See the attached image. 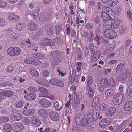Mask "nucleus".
I'll return each mask as SVG.
<instances>
[{
	"label": "nucleus",
	"mask_w": 132,
	"mask_h": 132,
	"mask_svg": "<svg viewBox=\"0 0 132 132\" xmlns=\"http://www.w3.org/2000/svg\"><path fill=\"white\" fill-rule=\"evenodd\" d=\"M87 115V119L84 118L82 119L81 126L82 127H90L93 122L97 120L99 114L97 112L94 111L92 114L90 113H88Z\"/></svg>",
	"instance_id": "f257e3e1"
},
{
	"label": "nucleus",
	"mask_w": 132,
	"mask_h": 132,
	"mask_svg": "<svg viewBox=\"0 0 132 132\" xmlns=\"http://www.w3.org/2000/svg\"><path fill=\"white\" fill-rule=\"evenodd\" d=\"M124 96V94L121 93L114 95L112 100L113 103L116 105H119L121 104L122 102Z\"/></svg>",
	"instance_id": "f03ea898"
},
{
	"label": "nucleus",
	"mask_w": 132,
	"mask_h": 132,
	"mask_svg": "<svg viewBox=\"0 0 132 132\" xmlns=\"http://www.w3.org/2000/svg\"><path fill=\"white\" fill-rule=\"evenodd\" d=\"M104 34L106 38L111 39L115 38L117 36L116 31L111 29L105 30L104 31Z\"/></svg>",
	"instance_id": "7ed1b4c3"
},
{
	"label": "nucleus",
	"mask_w": 132,
	"mask_h": 132,
	"mask_svg": "<svg viewBox=\"0 0 132 132\" xmlns=\"http://www.w3.org/2000/svg\"><path fill=\"white\" fill-rule=\"evenodd\" d=\"M129 73L128 69H126L125 70L123 71L122 73L120 74L117 77L116 80L121 81L125 80L128 77Z\"/></svg>",
	"instance_id": "20e7f679"
},
{
	"label": "nucleus",
	"mask_w": 132,
	"mask_h": 132,
	"mask_svg": "<svg viewBox=\"0 0 132 132\" xmlns=\"http://www.w3.org/2000/svg\"><path fill=\"white\" fill-rule=\"evenodd\" d=\"M51 103L50 100L45 98H42L39 101V104L40 106L44 108L49 107L51 105Z\"/></svg>",
	"instance_id": "39448f33"
},
{
	"label": "nucleus",
	"mask_w": 132,
	"mask_h": 132,
	"mask_svg": "<svg viewBox=\"0 0 132 132\" xmlns=\"http://www.w3.org/2000/svg\"><path fill=\"white\" fill-rule=\"evenodd\" d=\"M49 82L52 84L57 85L61 87L64 86V84L61 81L56 78L51 79L49 80Z\"/></svg>",
	"instance_id": "423d86ee"
},
{
	"label": "nucleus",
	"mask_w": 132,
	"mask_h": 132,
	"mask_svg": "<svg viewBox=\"0 0 132 132\" xmlns=\"http://www.w3.org/2000/svg\"><path fill=\"white\" fill-rule=\"evenodd\" d=\"M51 119L53 121H58L59 118L58 113L55 112H51L49 114Z\"/></svg>",
	"instance_id": "0eeeda50"
},
{
	"label": "nucleus",
	"mask_w": 132,
	"mask_h": 132,
	"mask_svg": "<svg viewBox=\"0 0 132 132\" xmlns=\"http://www.w3.org/2000/svg\"><path fill=\"white\" fill-rule=\"evenodd\" d=\"M11 118L14 121H19L22 118V114L19 113L15 112L11 115Z\"/></svg>",
	"instance_id": "6e6552de"
},
{
	"label": "nucleus",
	"mask_w": 132,
	"mask_h": 132,
	"mask_svg": "<svg viewBox=\"0 0 132 132\" xmlns=\"http://www.w3.org/2000/svg\"><path fill=\"white\" fill-rule=\"evenodd\" d=\"M9 19L13 22H16L18 21L19 19V16L14 13H11L8 16Z\"/></svg>",
	"instance_id": "1a4fd4ad"
},
{
	"label": "nucleus",
	"mask_w": 132,
	"mask_h": 132,
	"mask_svg": "<svg viewBox=\"0 0 132 132\" xmlns=\"http://www.w3.org/2000/svg\"><path fill=\"white\" fill-rule=\"evenodd\" d=\"M128 126L132 127V121L130 123H129L128 121L126 120L123 122L121 123L118 127V128L120 131H122L125 128L126 126Z\"/></svg>",
	"instance_id": "9d476101"
},
{
	"label": "nucleus",
	"mask_w": 132,
	"mask_h": 132,
	"mask_svg": "<svg viewBox=\"0 0 132 132\" xmlns=\"http://www.w3.org/2000/svg\"><path fill=\"white\" fill-rule=\"evenodd\" d=\"M39 116L45 118L48 116V113L46 110L42 109L39 110L38 112Z\"/></svg>",
	"instance_id": "9b49d317"
},
{
	"label": "nucleus",
	"mask_w": 132,
	"mask_h": 132,
	"mask_svg": "<svg viewBox=\"0 0 132 132\" xmlns=\"http://www.w3.org/2000/svg\"><path fill=\"white\" fill-rule=\"evenodd\" d=\"M36 81L40 84H42L45 86H48L49 85L48 84V82L46 79L43 78H39Z\"/></svg>",
	"instance_id": "f8f14e48"
},
{
	"label": "nucleus",
	"mask_w": 132,
	"mask_h": 132,
	"mask_svg": "<svg viewBox=\"0 0 132 132\" xmlns=\"http://www.w3.org/2000/svg\"><path fill=\"white\" fill-rule=\"evenodd\" d=\"M116 109L114 107H111L108 109L106 111V113L108 116L112 115L116 111Z\"/></svg>",
	"instance_id": "ddd939ff"
},
{
	"label": "nucleus",
	"mask_w": 132,
	"mask_h": 132,
	"mask_svg": "<svg viewBox=\"0 0 132 132\" xmlns=\"http://www.w3.org/2000/svg\"><path fill=\"white\" fill-rule=\"evenodd\" d=\"M124 64H122L121 63L117 65L116 68V71L114 73V75L115 76H116V75L119 74L121 72L122 69V67H124Z\"/></svg>",
	"instance_id": "4468645a"
},
{
	"label": "nucleus",
	"mask_w": 132,
	"mask_h": 132,
	"mask_svg": "<svg viewBox=\"0 0 132 132\" xmlns=\"http://www.w3.org/2000/svg\"><path fill=\"white\" fill-rule=\"evenodd\" d=\"M24 128L23 125L20 123H16L14 127V131L19 132L22 130Z\"/></svg>",
	"instance_id": "2eb2a0df"
},
{
	"label": "nucleus",
	"mask_w": 132,
	"mask_h": 132,
	"mask_svg": "<svg viewBox=\"0 0 132 132\" xmlns=\"http://www.w3.org/2000/svg\"><path fill=\"white\" fill-rule=\"evenodd\" d=\"M28 27L31 31H34L37 28V25L36 23L33 22H30L28 24Z\"/></svg>",
	"instance_id": "dca6fc26"
},
{
	"label": "nucleus",
	"mask_w": 132,
	"mask_h": 132,
	"mask_svg": "<svg viewBox=\"0 0 132 132\" xmlns=\"http://www.w3.org/2000/svg\"><path fill=\"white\" fill-rule=\"evenodd\" d=\"M35 112V110L31 108L28 110H24L22 112L23 114L28 116H30L33 114Z\"/></svg>",
	"instance_id": "f3484780"
},
{
	"label": "nucleus",
	"mask_w": 132,
	"mask_h": 132,
	"mask_svg": "<svg viewBox=\"0 0 132 132\" xmlns=\"http://www.w3.org/2000/svg\"><path fill=\"white\" fill-rule=\"evenodd\" d=\"M132 108V101H128L124 105V109L126 111L130 110Z\"/></svg>",
	"instance_id": "a211bd4d"
},
{
	"label": "nucleus",
	"mask_w": 132,
	"mask_h": 132,
	"mask_svg": "<svg viewBox=\"0 0 132 132\" xmlns=\"http://www.w3.org/2000/svg\"><path fill=\"white\" fill-rule=\"evenodd\" d=\"M24 98L30 100H35L36 97V95L34 94L28 93L27 95H25Z\"/></svg>",
	"instance_id": "6ab92c4d"
},
{
	"label": "nucleus",
	"mask_w": 132,
	"mask_h": 132,
	"mask_svg": "<svg viewBox=\"0 0 132 132\" xmlns=\"http://www.w3.org/2000/svg\"><path fill=\"white\" fill-rule=\"evenodd\" d=\"M113 95V89H109L107 90L105 93V96L106 98H108Z\"/></svg>",
	"instance_id": "aec40b11"
},
{
	"label": "nucleus",
	"mask_w": 132,
	"mask_h": 132,
	"mask_svg": "<svg viewBox=\"0 0 132 132\" xmlns=\"http://www.w3.org/2000/svg\"><path fill=\"white\" fill-rule=\"evenodd\" d=\"M32 122V124L36 127L39 126L41 124L40 121L37 117L33 118Z\"/></svg>",
	"instance_id": "412c9836"
},
{
	"label": "nucleus",
	"mask_w": 132,
	"mask_h": 132,
	"mask_svg": "<svg viewBox=\"0 0 132 132\" xmlns=\"http://www.w3.org/2000/svg\"><path fill=\"white\" fill-rule=\"evenodd\" d=\"M38 11L39 9H37L33 10L30 12V14L34 18H36L38 17L39 15Z\"/></svg>",
	"instance_id": "4be33fe9"
},
{
	"label": "nucleus",
	"mask_w": 132,
	"mask_h": 132,
	"mask_svg": "<svg viewBox=\"0 0 132 132\" xmlns=\"http://www.w3.org/2000/svg\"><path fill=\"white\" fill-rule=\"evenodd\" d=\"M1 94L3 96L10 97L13 95V92L11 91H4L1 92Z\"/></svg>",
	"instance_id": "5701e85b"
},
{
	"label": "nucleus",
	"mask_w": 132,
	"mask_h": 132,
	"mask_svg": "<svg viewBox=\"0 0 132 132\" xmlns=\"http://www.w3.org/2000/svg\"><path fill=\"white\" fill-rule=\"evenodd\" d=\"M25 27V24L23 23H19L16 26V29L19 31L22 30Z\"/></svg>",
	"instance_id": "b1692460"
},
{
	"label": "nucleus",
	"mask_w": 132,
	"mask_h": 132,
	"mask_svg": "<svg viewBox=\"0 0 132 132\" xmlns=\"http://www.w3.org/2000/svg\"><path fill=\"white\" fill-rule=\"evenodd\" d=\"M39 90L43 95L42 97H46L45 95L48 94L47 90L45 88L42 87L39 88Z\"/></svg>",
	"instance_id": "393cba45"
},
{
	"label": "nucleus",
	"mask_w": 132,
	"mask_h": 132,
	"mask_svg": "<svg viewBox=\"0 0 132 132\" xmlns=\"http://www.w3.org/2000/svg\"><path fill=\"white\" fill-rule=\"evenodd\" d=\"M120 22L119 19L115 20L111 25V27L112 28L117 27L119 25Z\"/></svg>",
	"instance_id": "a878e982"
},
{
	"label": "nucleus",
	"mask_w": 132,
	"mask_h": 132,
	"mask_svg": "<svg viewBox=\"0 0 132 132\" xmlns=\"http://www.w3.org/2000/svg\"><path fill=\"white\" fill-rule=\"evenodd\" d=\"M3 129L6 132H10L12 129V126L10 124H5L3 126Z\"/></svg>",
	"instance_id": "bb28decb"
},
{
	"label": "nucleus",
	"mask_w": 132,
	"mask_h": 132,
	"mask_svg": "<svg viewBox=\"0 0 132 132\" xmlns=\"http://www.w3.org/2000/svg\"><path fill=\"white\" fill-rule=\"evenodd\" d=\"M99 54L97 52H94L93 56L91 57L92 61L93 62L96 61L99 58Z\"/></svg>",
	"instance_id": "cd10ccee"
},
{
	"label": "nucleus",
	"mask_w": 132,
	"mask_h": 132,
	"mask_svg": "<svg viewBox=\"0 0 132 132\" xmlns=\"http://www.w3.org/2000/svg\"><path fill=\"white\" fill-rule=\"evenodd\" d=\"M87 97L89 98H91L94 96V93L93 90L91 88H90L88 91L87 94Z\"/></svg>",
	"instance_id": "c85d7f7f"
},
{
	"label": "nucleus",
	"mask_w": 132,
	"mask_h": 132,
	"mask_svg": "<svg viewBox=\"0 0 132 132\" xmlns=\"http://www.w3.org/2000/svg\"><path fill=\"white\" fill-rule=\"evenodd\" d=\"M100 84L102 87H106L108 86V81L106 79H104L100 81Z\"/></svg>",
	"instance_id": "c756f323"
},
{
	"label": "nucleus",
	"mask_w": 132,
	"mask_h": 132,
	"mask_svg": "<svg viewBox=\"0 0 132 132\" xmlns=\"http://www.w3.org/2000/svg\"><path fill=\"white\" fill-rule=\"evenodd\" d=\"M80 115H77L75 118V122L77 125L81 124L82 118L80 117Z\"/></svg>",
	"instance_id": "7c9ffc66"
},
{
	"label": "nucleus",
	"mask_w": 132,
	"mask_h": 132,
	"mask_svg": "<svg viewBox=\"0 0 132 132\" xmlns=\"http://www.w3.org/2000/svg\"><path fill=\"white\" fill-rule=\"evenodd\" d=\"M30 73L34 77H38L39 75V73L38 71L34 68L30 70Z\"/></svg>",
	"instance_id": "2f4dec72"
},
{
	"label": "nucleus",
	"mask_w": 132,
	"mask_h": 132,
	"mask_svg": "<svg viewBox=\"0 0 132 132\" xmlns=\"http://www.w3.org/2000/svg\"><path fill=\"white\" fill-rule=\"evenodd\" d=\"M94 37V33L92 31H90L88 32V40L89 42H91Z\"/></svg>",
	"instance_id": "473e14b6"
},
{
	"label": "nucleus",
	"mask_w": 132,
	"mask_h": 132,
	"mask_svg": "<svg viewBox=\"0 0 132 132\" xmlns=\"http://www.w3.org/2000/svg\"><path fill=\"white\" fill-rule=\"evenodd\" d=\"M14 48L10 47L7 50V52L9 55L11 56H14Z\"/></svg>",
	"instance_id": "72a5a7b5"
},
{
	"label": "nucleus",
	"mask_w": 132,
	"mask_h": 132,
	"mask_svg": "<svg viewBox=\"0 0 132 132\" xmlns=\"http://www.w3.org/2000/svg\"><path fill=\"white\" fill-rule=\"evenodd\" d=\"M102 18L103 20H105L108 19H111L108 14L104 13H101Z\"/></svg>",
	"instance_id": "f704fd0d"
},
{
	"label": "nucleus",
	"mask_w": 132,
	"mask_h": 132,
	"mask_svg": "<svg viewBox=\"0 0 132 132\" xmlns=\"http://www.w3.org/2000/svg\"><path fill=\"white\" fill-rule=\"evenodd\" d=\"M108 82L109 85L111 87H113L116 84V83L113 78H111L109 80Z\"/></svg>",
	"instance_id": "c9c22d12"
},
{
	"label": "nucleus",
	"mask_w": 132,
	"mask_h": 132,
	"mask_svg": "<svg viewBox=\"0 0 132 132\" xmlns=\"http://www.w3.org/2000/svg\"><path fill=\"white\" fill-rule=\"evenodd\" d=\"M48 40V38L43 39L41 40L40 43L42 46H47Z\"/></svg>",
	"instance_id": "e433bc0d"
},
{
	"label": "nucleus",
	"mask_w": 132,
	"mask_h": 132,
	"mask_svg": "<svg viewBox=\"0 0 132 132\" xmlns=\"http://www.w3.org/2000/svg\"><path fill=\"white\" fill-rule=\"evenodd\" d=\"M61 61V60L59 58H56L53 60L52 63V65L53 66H55L58 64Z\"/></svg>",
	"instance_id": "4c0bfd02"
},
{
	"label": "nucleus",
	"mask_w": 132,
	"mask_h": 132,
	"mask_svg": "<svg viewBox=\"0 0 132 132\" xmlns=\"http://www.w3.org/2000/svg\"><path fill=\"white\" fill-rule=\"evenodd\" d=\"M9 120V118L7 116L0 117V123H5Z\"/></svg>",
	"instance_id": "58836bf2"
},
{
	"label": "nucleus",
	"mask_w": 132,
	"mask_h": 132,
	"mask_svg": "<svg viewBox=\"0 0 132 132\" xmlns=\"http://www.w3.org/2000/svg\"><path fill=\"white\" fill-rule=\"evenodd\" d=\"M99 98L97 97L96 96L94 97L93 99L92 102V105L93 106L96 105L98 104L99 102Z\"/></svg>",
	"instance_id": "ea45409f"
},
{
	"label": "nucleus",
	"mask_w": 132,
	"mask_h": 132,
	"mask_svg": "<svg viewBox=\"0 0 132 132\" xmlns=\"http://www.w3.org/2000/svg\"><path fill=\"white\" fill-rule=\"evenodd\" d=\"M52 27H49L47 28L46 32L47 34L50 35H52L53 34V28Z\"/></svg>",
	"instance_id": "a19ab883"
},
{
	"label": "nucleus",
	"mask_w": 132,
	"mask_h": 132,
	"mask_svg": "<svg viewBox=\"0 0 132 132\" xmlns=\"http://www.w3.org/2000/svg\"><path fill=\"white\" fill-rule=\"evenodd\" d=\"M54 107L56 110H59L61 109L62 106L60 105L58 102L57 101L54 104Z\"/></svg>",
	"instance_id": "79ce46f5"
},
{
	"label": "nucleus",
	"mask_w": 132,
	"mask_h": 132,
	"mask_svg": "<svg viewBox=\"0 0 132 132\" xmlns=\"http://www.w3.org/2000/svg\"><path fill=\"white\" fill-rule=\"evenodd\" d=\"M128 95L132 97V84L129 86L127 90Z\"/></svg>",
	"instance_id": "37998d69"
},
{
	"label": "nucleus",
	"mask_w": 132,
	"mask_h": 132,
	"mask_svg": "<svg viewBox=\"0 0 132 132\" xmlns=\"http://www.w3.org/2000/svg\"><path fill=\"white\" fill-rule=\"evenodd\" d=\"M27 90L30 92L35 93L37 91V88L35 87L30 86L27 88Z\"/></svg>",
	"instance_id": "c03bdc74"
},
{
	"label": "nucleus",
	"mask_w": 132,
	"mask_h": 132,
	"mask_svg": "<svg viewBox=\"0 0 132 132\" xmlns=\"http://www.w3.org/2000/svg\"><path fill=\"white\" fill-rule=\"evenodd\" d=\"M14 56L19 55L20 53L21 50L18 47H16L14 48Z\"/></svg>",
	"instance_id": "a18cd8bd"
},
{
	"label": "nucleus",
	"mask_w": 132,
	"mask_h": 132,
	"mask_svg": "<svg viewBox=\"0 0 132 132\" xmlns=\"http://www.w3.org/2000/svg\"><path fill=\"white\" fill-rule=\"evenodd\" d=\"M99 125L100 127L103 128H105L108 126V124H106L103 121H102V120L100 122Z\"/></svg>",
	"instance_id": "49530a36"
},
{
	"label": "nucleus",
	"mask_w": 132,
	"mask_h": 132,
	"mask_svg": "<svg viewBox=\"0 0 132 132\" xmlns=\"http://www.w3.org/2000/svg\"><path fill=\"white\" fill-rule=\"evenodd\" d=\"M23 104V102L22 101H17L16 104L17 108H20L22 107Z\"/></svg>",
	"instance_id": "de8ad7c7"
},
{
	"label": "nucleus",
	"mask_w": 132,
	"mask_h": 132,
	"mask_svg": "<svg viewBox=\"0 0 132 132\" xmlns=\"http://www.w3.org/2000/svg\"><path fill=\"white\" fill-rule=\"evenodd\" d=\"M7 23V21L6 19L0 18V25H5Z\"/></svg>",
	"instance_id": "09e8293b"
},
{
	"label": "nucleus",
	"mask_w": 132,
	"mask_h": 132,
	"mask_svg": "<svg viewBox=\"0 0 132 132\" xmlns=\"http://www.w3.org/2000/svg\"><path fill=\"white\" fill-rule=\"evenodd\" d=\"M33 59L31 58H28L26 59L25 62L27 64H32Z\"/></svg>",
	"instance_id": "8fccbe9b"
},
{
	"label": "nucleus",
	"mask_w": 132,
	"mask_h": 132,
	"mask_svg": "<svg viewBox=\"0 0 132 132\" xmlns=\"http://www.w3.org/2000/svg\"><path fill=\"white\" fill-rule=\"evenodd\" d=\"M103 21V24L104 26H108L110 24L111 22V19Z\"/></svg>",
	"instance_id": "3c124183"
},
{
	"label": "nucleus",
	"mask_w": 132,
	"mask_h": 132,
	"mask_svg": "<svg viewBox=\"0 0 132 132\" xmlns=\"http://www.w3.org/2000/svg\"><path fill=\"white\" fill-rule=\"evenodd\" d=\"M108 107L107 105L104 103L101 104L99 106V108L100 109L102 110H105Z\"/></svg>",
	"instance_id": "603ef678"
},
{
	"label": "nucleus",
	"mask_w": 132,
	"mask_h": 132,
	"mask_svg": "<svg viewBox=\"0 0 132 132\" xmlns=\"http://www.w3.org/2000/svg\"><path fill=\"white\" fill-rule=\"evenodd\" d=\"M110 10V9L106 7H103L102 9V13H107L109 12Z\"/></svg>",
	"instance_id": "864d4df0"
},
{
	"label": "nucleus",
	"mask_w": 132,
	"mask_h": 132,
	"mask_svg": "<svg viewBox=\"0 0 132 132\" xmlns=\"http://www.w3.org/2000/svg\"><path fill=\"white\" fill-rule=\"evenodd\" d=\"M7 3L6 2L0 1V7L4 8L7 6Z\"/></svg>",
	"instance_id": "5fc2aeb1"
},
{
	"label": "nucleus",
	"mask_w": 132,
	"mask_h": 132,
	"mask_svg": "<svg viewBox=\"0 0 132 132\" xmlns=\"http://www.w3.org/2000/svg\"><path fill=\"white\" fill-rule=\"evenodd\" d=\"M61 26L60 25H57L56 26V33L57 35H59L61 31Z\"/></svg>",
	"instance_id": "6e6d98bb"
},
{
	"label": "nucleus",
	"mask_w": 132,
	"mask_h": 132,
	"mask_svg": "<svg viewBox=\"0 0 132 132\" xmlns=\"http://www.w3.org/2000/svg\"><path fill=\"white\" fill-rule=\"evenodd\" d=\"M93 27V25L91 23H88L86 26V28L89 30H91Z\"/></svg>",
	"instance_id": "4d7b16f0"
},
{
	"label": "nucleus",
	"mask_w": 132,
	"mask_h": 132,
	"mask_svg": "<svg viewBox=\"0 0 132 132\" xmlns=\"http://www.w3.org/2000/svg\"><path fill=\"white\" fill-rule=\"evenodd\" d=\"M102 121H103L104 122L106 123V124H108V125L111 122V119L110 118H105L102 120Z\"/></svg>",
	"instance_id": "13d9d810"
},
{
	"label": "nucleus",
	"mask_w": 132,
	"mask_h": 132,
	"mask_svg": "<svg viewBox=\"0 0 132 132\" xmlns=\"http://www.w3.org/2000/svg\"><path fill=\"white\" fill-rule=\"evenodd\" d=\"M48 43L47 46H54L55 44V43L54 41L49 39Z\"/></svg>",
	"instance_id": "bf43d9fd"
},
{
	"label": "nucleus",
	"mask_w": 132,
	"mask_h": 132,
	"mask_svg": "<svg viewBox=\"0 0 132 132\" xmlns=\"http://www.w3.org/2000/svg\"><path fill=\"white\" fill-rule=\"evenodd\" d=\"M42 62L40 61L33 59L32 64L36 65H39L41 64Z\"/></svg>",
	"instance_id": "052dcab7"
},
{
	"label": "nucleus",
	"mask_w": 132,
	"mask_h": 132,
	"mask_svg": "<svg viewBox=\"0 0 132 132\" xmlns=\"http://www.w3.org/2000/svg\"><path fill=\"white\" fill-rule=\"evenodd\" d=\"M114 0H111L109 2V4L110 6L111 7H113L116 5L117 2H115Z\"/></svg>",
	"instance_id": "680f3d73"
},
{
	"label": "nucleus",
	"mask_w": 132,
	"mask_h": 132,
	"mask_svg": "<svg viewBox=\"0 0 132 132\" xmlns=\"http://www.w3.org/2000/svg\"><path fill=\"white\" fill-rule=\"evenodd\" d=\"M127 16L131 19V21L132 22V13L131 11L129 10H128L127 11Z\"/></svg>",
	"instance_id": "e2e57ef3"
},
{
	"label": "nucleus",
	"mask_w": 132,
	"mask_h": 132,
	"mask_svg": "<svg viewBox=\"0 0 132 132\" xmlns=\"http://www.w3.org/2000/svg\"><path fill=\"white\" fill-rule=\"evenodd\" d=\"M126 30V28L125 27H120L119 30V32L121 34L125 33Z\"/></svg>",
	"instance_id": "0e129e2a"
},
{
	"label": "nucleus",
	"mask_w": 132,
	"mask_h": 132,
	"mask_svg": "<svg viewBox=\"0 0 132 132\" xmlns=\"http://www.w3.org/2000/svg\"><path fill=\"white\" fill-rule=\"evenodd\" d=\"M45 56V55L43 54L40 53H38L36 54V58L41 59L43 58Z\"/></svg>",
	"instance_id": "69168bd1"
},
{
	"label": "nucleus",
	"mask_w": 132,
	"mask_h": 132,
	"mask_svg": "<svg viewBox=\"0 0 132 132\" xmlns=\"http://www.w3.org/2000/svg\"><path fill=\"white\" fill-rule=\"evenodd\" d=\"M108 44L107 47L108 49L110 50V51L112 50L113 48H114V45L109 43H108Z\"/></svg>",
	"instance_id": "338daca9"
},
{
	"label": "nucleus",
	"mask_w": 132,
	"mask_h": 132,
	"mask_svg": "<svg viewBox=\"0 0 132 132\" xmlns=\"http://www.w3.org/2000/svg\"><path fill=\"white\" fill-rule=\"evenodd\" d=\"M54 41L56 42L58 44H60L62 42V40L60 39L59 37H57L55 38L54 39Z\"/></svg>",
	"instance_id": "774afa93"
}]
</instances>
